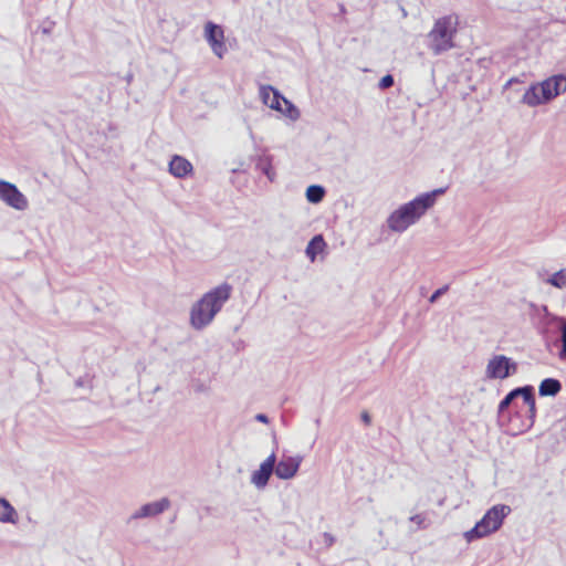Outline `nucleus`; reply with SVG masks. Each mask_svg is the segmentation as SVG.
I'll return each instance as SVG.
<instances>
[{
    "instance_id": "nucleus-19",
    "label": "nucleus",
    "mask_w": 566,
    "mask_h": 566,
    "mask_svg": "<svg viewBox=\"0 0 566 566\" xmlns=\"http://www.w3.org/2000/svg\"><path fill=\"white\" fill-rule=\"evenodd\" d=\"M325 196V189L318 185H312L306 189V199L311 203H318Z\"/></svg>"
},
{
    "instance_id": "nucleus-20",
    "label": "nucleus",
    "mask_w": 566,
    "mask_h": 566,
    "mask_svg": "<svg viewBox=\"0 0 566 566\" xmlns=\"http://www.w3.org/2000/svg\"><path fill=\"white\" fill-rule=\"evenodd\" d=\"M522 387L515 388L511 390L499 403L497 411L499 413H503L513 402L514 399L521 397Z\"/></svg>"
},
{
    "instance_id": "nucleus-2",
    "label": "nucleus",
    "mask_w": 566,
    "mask_h": 566,
    "mask_svg": "<svg viewBox=\"0 0 566 566\" xmlns=\"http://www.w3.org/2000/svg\"><path fill=\"white\" fill-rule=\"evenodd\" d=\"M232 286L222 283L205 293L190 308L189 322L191 327L201 331L210 325L230 298Z\"/></svg>"
},
{
    "instance_id": "nucleus-21",
    "label": "nucleus",
    "mask_w": 566,
    "mask_h": 566,
    "mask_svg": "<svg viewBox=\"0 0 566 566\" xmlns=\"http://www.w3.org/2000/svg\"><path fill=\"white\" fill-rule=\"evenodd\" d=\"M256 167L268 177L270 181H274L275 171L271 164V157H262L259 159Z\"/></svg>"
},
{
    "instance_id": "nucleus-16",
    "label": "nucleus",
    "mask_w": 566,
    "mask_h": 566,
    "mask_svg": "<svg viewBox=\"0 0 566 566\" xmlns=\"http://www.w3.org/2000/svg\"><path fill=\"white\" fill-rule=\"evenodd\" d=\"M562 390V384L555 378H546L542 380L538 387V392L543 397H554Z\"/></svg>"
},
{
    "instance_id": "nucleus-18",
    "label": "nucleus",
    "mask_w": 566,
    "mask_h": 566,
    "mask_svg": "<svg viewBox=\"0 0 566 566\" xmlns=\"http://www.w3.org/2000/svg\"><path fill=\"white\" fill-rule=\"evenodd\" d=\"M545 282L559 290L566 289V266L553 273Z\"/></svg>"
},
{
    "instance_id": "nucleus-23",
    "label": "nucleus",
    "mask_w": 566,
    "mask_h": 566,
    "mask_svg": "<svg viewBox=\"0 0 566 566\" xmlns=\"http://www.w3.org/2000/svg\"><path fill=\"white\" fill-rule=\"evenodd\" d=\"M559 323H560V343H562V348H560V350L558 353V357L562 360H566V318L560 317L559 318Z\"/></svg>"
},
{
    "instance_id": "nucleus-24",
    "label": "nucleus",
    "mask_w": 566,
    "mask_h": 566,
    "mask_svg": "<svg viewBox=\"0 0 566 566\" xmlns=\"http://www.w3.org/2000/svg\"><path fill=\"white\" fill-rule=\"evenodd\" d=\"M522 391L523 394H521V397L523 398L527 408H531V406L536 405L534 397V388L532 386L522 387Z\"/></svg>"
},
{
    "instance_id": "nucleus-1",
    "label": "nucleus",
    "mask_w": 566,
    "mask_h": 566,
    "mask_svg": "<svg viewBox=\"0 0 566 566\" xmlns=\"http://www.w3.org/2000/svg\"><path fill=\"white\" fill-rule=\"evenodd\" d=\"M444 192V188H438L400 205L388 216L386 220L388 229L395 233L407 231L436 205L437 199Z\"/></svg>"
},
{
    "instance_id": "nucleus-12",
    "label": "nucleus",
    "mask_w": 566,
    "mask_h": 566,
    "mask_svg": "<svg viewBox=\"0 0 566 566\" xmlns=\"http://www.w3.org/2000/svg\"><path fill=\"white\" fill-rule=\"evenodd\" d=\"M259 93L264 105L274 111H281V102L284 96H282L277 90L271 85H261Z\"/></svg>"
},
{
    "instance_id": "nucleus-6",
    "label": "nucleus",
    "mask_w": 566,
    "mask_h": 566,
    "mask_svg": "<svg viewBox=\"0 0 566 566\" xmlns=\"http://www.w3.org/2000/svg\"><path fill=\"white\" fill-rule=\"evenodd\" d=\"M0 200L18 211H25L29 208L28 198L14 184L6 180H0Z\"/></svg>"
},
{
    "instance_id": "nucleus-4",
    "label": "nucleus",
    "mask_w": 566,
    "mask_h": 566,
    "mask_svg": "<svg viewBox=\"0 0 566 566\" xmlns=\"http://www.w3.org/2000/svg\"><path fill=\"white\" fill-rule=\"evenodd\" d=\"M510 513L511 507L509 505L497 504L492 506L473 528L463 534L465 541L471 543L496 532Z\"/></svg>"
},
{
    "instance_id": "nucleus-5",
    "label": "nucleus",
    "mask_w": 566,
    "mask_h": 566,
    "mask_svg": "<svg viewBox=\"0 0 566 566\" xmlns=\"http://www.w3.org/2000/svg\"><path fill=\"white\" fill-rule=\"evenodd\" d=\"M517 363L512 358L496 354L488 360L484 376L490 380H504L517 373Z\"/></svg>"
},
{
    "instance_id": "nucleus-25",
    "label": "nucleus",
    "mask_w": 566,
    "mask_h": 566,
    "mask_svg": "<svg viewBox=\"0 0 566 566\" xmlns=\"http://www.w3.org/2000/svg\"><path fill=\"white\" fill-rule=\"evenodd\" d=\"M449 290V285H444L438 290H436L431 296L429 297L430 303H436L440 296H442Z\"/></svg>"
},
{
    "instance_id": "nucleus-30",
    "label": "nucleus",
    "mask_w": 566,
    "mask_h": 566,
    "mask_svg": "<svg viewBox=\"0 0 566 566\" xmlns=\"http://www.w3.org/2000/svg\"><path fill=\"white\" fill-rule=\"evenodd\" d=\"M361 420H363L366 424H369V423H370V416L368 415V412H363V413H361Z\"/></svg>"
},
{
    "instance_id": "nucleus-7",
    "label": "nucleus",
    "mask_w": 566,
    "mask_h": 566,
    "mask_svg": "<svg viewBox=\"0 0 566 566\" xmlns=\"http://www.w3.org/2000/svg\"><path fill=\"white\" fill-rule=\"evenodd\" d=\"M170 507V501L168 497H163L158 501L143 504L139 509L135 510L127 518V524H132L134 521L143 518H153Z\"/></svg>"
},
{
    "instance_id": "nucleus-8",
    "label": "nucleus",
    "mask_w": 566,
    "mask_h": 566,
    "mask_svg": "<svg viewBox=\"0 0 566 566\" xmlns=\"http://www.w3.org/2000/svg\"><path fill=\"white\" fill-rule=\"evenodd\" d=\"M205 38L211 46L212 52L218 57H223L227 52L223 29L213 22H207L205 25Z\"/></svg>"
},
{
    "instance_id": "nucleus-28",
    "label": "nucleus",
    "mask_w": 566,
    "mask_h": 566,
    "mask_svg": "<svg viewBox=\"0 0 566 566\" xmlns=\"http://www.w3.org/2000/svg\"><path fill=\"white\" fill-rule=\"evenodd\" d=\"M410 521H411V522H415L418 526H420V527H421V526H422V523H423V521H424V518H423V516H422V515L417 514V515L411 516V517H410Z\"/></svg>"
},
{
    "instance_id": "nucleus-13",
    "label": "nucleus",
    "mask_w": 566,
    "mask_h": 566,
    "mask_svg": "<svg viewBox=\"0 0 566 566\" xmlns=\"http://www.w3.org/2000/svg\"><path fill=\"white\" fill-rule=\"evenodd\" d=\"M522 103L530 107L547 104L546 99L542 96V88L538 83L532 84L525 91L522 96Z\"/></svg>"
},
{
    "instance_id": "nucleus-9",
    "label": "nucleus",
    "mask_w": 566,
    "mask_h": 566,
    "mask_svg": "<svg viewBox=\"0 0 566 566\" xmlns=\"http://www.w3.org/2000/svg\"><path fill=\"white\" fill-rule=\"evenodd\" d=\"M542 88V96L549 103L552 99L566 92V76L563 74L553 75L538 83Z\"/></svg>"
},
{
    "instance_id": "nucleus-27",
    "label": "nucleus",
    "mask_w": 566,
    "mask_h": 566,
    "mask_svg": "<svg viewBox=\"0 0 566 566\" xmlns=\"http://www.w3.org/2000/svg\"><path fill=\"white\" fill-rule=\"evenodd\" d=\"M394 85V77L391 75H385L384 77H381V80L379 81V87L385 90V88H389Z\"/></svg>"
},
{
    "instance_id": "nucleus-10",
    "label": "nucleus",
    "mask_w": 566,
    "mask_h": 566,
    "mask_svg": "<svg viewBox=\"0 0 566 566\" xmlns=\"http://www.w3.org/2000/svg\"><path fill=\"white\" fill-rule=\"evenodd\" d=\"M303 461L301 455L283 457L277 463L275 462L274 473L281 480L293 479Z\"/></svg>"
},
{
    "instance_id": "nucleus-14",
    "label": "nucleus",
    "mask_w": 566,
    "mask_h": 566,
    "mask_svg": "<svg viewBox=\"0 0 566 566\" xmlns=\"http://www.w3.org/2000/svg\"><path fill=\"white\" fill-rule=\"evenodd\" d=\"M192 170V165L186 158L175 155L169 163V172L176 178H184Z\"/></svg>"
},
{
    "instance_id": "nucleus-22",
    "label": "nucleus",
    "mask_w": 566,
    "mask_h": 566,
    "mask_svg": "<svg viewBox=\"0 0 566 566\" xmlns=\"http://www.w3.org/2000/svg\"><path fill=\"white\" fill-rule=\"evenodd\" d=\"M285 105V108L281 107V113L284 114L286 117H289L292 120H297L300 118V111L298 108L289 99L285 97L282 101Z\"/></svg>"
},
{
    "instance_id": "nucleus-26",
    "label": "nucleus",
    "mask_w": 566,
    "mask_h": 566,
    "mask_svg": "<svg viewBox=\"0 0 566 566\" xmlns=\"http://www.w3.org/2000/svg\"><path fill=\"white\" fill-rule=\"evenodd\" d=\"M535 417H536V405L531 406V408H528V410H527V419H528V422L526 424L527 429H530L534 424Z\"/></svg>"
},
{
    "instance_id": "nucleus-3",
    "label": "nucleus",
    "mask_w": 566,
    "mask_h": 566,
    "mask_svg": "<svg viewBox=\"0 0 566 566\" xmlns=\"http://www.w3.org/2000/svg\"><path fill=\"white\" fill-rule=\"evenodd\" d=\"M459 19L454 14L438 19L427 34V45L433 55H441L454 48Z\"/></svg>"
},
{
    "instance_id": "nucleus-11",
    "label": "nucleus",
    "mask_w": 566,
    "mask_h": 566,
    "mask_svg": "<svg viewBox=\"0 0 566 566\" xmlns=\"http://www.w3.org/2000/svg\"><path fill=\"white\" fill-rule=\"evenodd\" d=\"M276 455L272 452L251 475V483L258 489H264L274 472Z\"/></svg>"
},
{
    "instance_id": "nucleus-15",
    "label": "nucleus",
    "mask_w": 566,
    "mask_h": 566,
    "mask_svg": "<svg viewBox=\"0 0 566 566\" xmlns=\"http://www.w3.org/2000/svg\"><path fill=\"white\" fill-rule=\"evenodd\" d=\"M18 520L19 515L17 510L7 499L0 497V523L17 524Z\"/></svg>"
},
{
    "instance_id": "nucleus-17",
    "label": "nucleus",
    "mask_w": 566,
    "mask_h": 566,
    "mask_svg": "<svg viewBox=\"0 0 566 566\" xmlns=\"http://www.w3.org/2000/svg\"><path fill=\"white\" fill-rule=\"evenodd\" d=\"M325 245L324 239L321 234L315 235L307 244L305 253L311 261H314L316 254L323 250Z\"/></svg>"
},
{
    "instance_id": "nucleus-29",
    "label": "nucleus",
    "mask_w": 566,
    "mask_h": 566,
    "mask_svg": "<svg viewBox=\"0 0 566 566\" xmlns=\"http://www.w3.org/2000/svg\"><path fill=\"white\" fill-rule=\"evenodd\" d=\"M255 420L259 421V422H263V423H268L269 422V418L264 413H258L255 416Z\"/></svg>"
}]
</instances>
